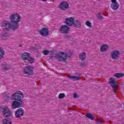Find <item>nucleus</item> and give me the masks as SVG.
<instances>
[{
    "mask_svg": "<svg viewBox=\"0 0 124 124\" xmlns=\"http://www.w3.org/2000/svg\"><path fill=\"white\" fill-rule=\"evenodd\" d=\"M3 124H11V121L9 118H5L2 120Z\"/></svg>",
    "mask_w": 124,
    "mask_h": 124,
    "instance_id": "f3484780",
    "label": "nucleus"
},
{
    "mask_svg": "<svg viewBox=\"0 0 124 124\" xmlns=\"http://www.w3.org/2000/svg\"><path fill=\"white\" fill-rule=\"evenodd\" d=\"M81 65L83 66V65H86V64H81Z\"/></svg>",
    "mask_w": 124,
    "mask_h": 124,
    "instance_id": "2f4dec72",
    "label": "nucleus"
},
{
    "mask_svg": "<svg viewBox=\"0 0 124 124\" xmlns=\"http://www.w3.org/2000/svg\"><path fill=\"white\" fill-rule=\"evenodd\" d=\"M68 7H69L68 3L64 1H62L59 5V8L60 9H61V10H66Z\"/></svg>",
    "mask_w": 124,
    "mask_h": 124,
    "instance_id": "9d476101",
    "label": "nucleus"
},
{
    "mask_svg": "<svg viewBox=\"0 0 124 124\" xmlns=\"http://www.w3.org/2000/svg\"><path fill=\"white\" fill-rule=\"evenodd\" d=\"M74 97L75 98H77L78 97V95L77 94H76V93H74Z\"/></svg>",
    "mask_w": 124,
    "mask_h": 124,
    "instance_id": "7c9ffc66",
    "label": "nucleus"
},
{
    "mask_svg": "<svg viewBox=\"0 0 124 124\" xmlns=\"http://www.w3.org/2000/svg\"><path fill=\"white\" fill-rule=\"evenodd\" d=\"M70 28L66 25H63L59 28V31L61 33H68Z\"/></svg>",
    "mask_w": 124,
    "mask_h": 124,
    "instance_id": "6e6552de",
    "label": "nucleus"
},
{
    "mask_svg": "<svg viewBox=\"0 0 124 124\" xmlns=\"http://www.w3.org/2000/svg\"><path fill=\"white\" fill-rule=\"evenodd\" d=\"M50 53V51L49 50H45L43 52V54L45 55V56H47L48 54Z\"/></svg>",
    "mask_w": 124,
    "mask_h": 124,
    "instance_id": "cd10ccee",
    "label": "nucleus"
},
{
    "mask_svg": "<svg viewBox=\"0 0 124 124\" xmlns=\"http://www.w3.org/2000/svg\"><path fill=\"white\" fill-rule=\"evenodd\" d=\"M86 57V53L82 52L79 54V59L81 61H84L85 60Z\"/></svg>",
    "mask_w": 124,
    "mask_h": 124,
    "instance_id": "a211bd4d",
    "label": "nucleus"
},
{
    "mask_svg": "<svg viewBox=\"0 0 124 124\" xmlns=\"http://www.w3.org/2000/svg\"><path fill=\"white\" fill-rule=\"evenodd\" d=\"M97 17L99 20H102L103 19V17H102V16H101V15L100 14H98Z\"/></svg>",
    "mask_w": 124,
    "mask_h": 124,
    "instance_id": "c85d7f7f",
    "label": "nucleus"
},
{
    "mask_svg": "<svg viewBox=\"0 0 124 124\" xmlns=\"http://www.w3.org/2000/svg\"><path fill=\"white\" fill-rule=\"evenodd\" d=\"M39 32L42 36H48L49 35V29L48 28L44 27L39 31Z\"/></svg>",
    "mask_w": 124,
    "mask_h": 124,
    "instance_id": "1a4fd4ad",
    "label": "nucleus"
},
{
    "mask_svg": "<svg viewBox=\"0 0 124 124\" xmlns=\"http://www.w3.org/2000/svg\"><path fill=\"white\" fill-rule=\"evenodd\" d=\"M0 112H2L4 117L6 118L11 116V111H10V109L7 108H3L0 107Z\"/></svg>",
    "mask_w": 124,
    "mask_h": 124,
    "instance_id": "39448f33",
    "label": "nucleus"
},
{
    "mask_svg": "<svg viewBox=\"0 0 124 124\" xmlns=\"http://www.w3.org/2000/svg\"><path fill=\"white\" fill-rule=\"evenodd\" d=\"M9 65H8V64H4L2 65V68L3 69V70L5 71V70H8V69H9Z\"/></svg>",
    "mask_w": 124,
    "mask_h": 124,
    "instance_id": "5701e85b",
    "label": "nucleus"
},
{
    "mask_svg": "<svg viewBox=\"0 0 124 124\" xmlns=\"http://www.w3.org/2000/svg\"><path fill=\"white\" fill-rule=\"evenodd\" d=\"M75 20L73 17H69L65 18V24L68 26L69 27H71L73 25H74Z\"/></svg>",
    "mask_w": 124,
    "mask_h": 124,
    "instance_id": "9b49d317",
    "label": "nucleus"
},
{
    "mask_svg": "<svg viewBox=\"0 0 124 124\" xmlns=\"http://www.w3.org/2000/svg\"><path fill=\"white\" fill-rule=\"evenodd\" d=\"M114 77H116L117 78H121L124 77V74L123 73H116L113 75Z\"/></svg>",
    "mask_w": 124,
    "mask_h": 124,
    "instance_id": "412c9836",
    "label": "nucleus"
},
{
    "mask_svg": "<svg viewBox=\"0 0 124 124\" xmlns=\"http://www.w3.org/2000/svg\"><path fill=\"white\" fill-rule=\"evenodd\" d=\"M108 82L112 88L113 93H116L118 90V82L113 78H110Z\"/></svg>",
    "mask_w": 124,
    "mask_h": 124,
    "instance_id": "20e7f679",
    "label": "nucleus"
},
{
    "mask_svg": "<svg viewBox=\"0 0 124 124\" xmlns=\"http://www.w3.org/2000/svg\"><path fill=\"white\" fill-rule=\"evenodd\" d=\"M9 35L7 33H4L1 35V38L3 40H6L8 38Z\"/></svg>",
    "mask_w": 124,
    "mask_h": 124,
    "instance_id": "aec40b11",
    "label": "nucleus"
},
{
    "mask_svg": "<svg viewBox=\"0 0 124 124\" xmlns=\"http://www.w3.org/2000/svg\"><path fill=\"white\" fill-rule=\"evenodd\" d=\"M69 78H70L71 80H79L80 78L76 76H69Z\"/></svg>",
    "mask_w": 124,
    "mask_h": 124,
    "instance_id": "b1692460",
    "label": "nucleus"
},
{
    "mask_svg": "<svg viewBox=\"0 0 124 124\" xmlns=\"http://www.w3.org/2000/svg\"><path fill=\"white\" fill-rule=\"evenodd\" d=\"M34 67L31 66H28L23 69V73L27 75H33Z\"/></svg>",
    "mask_w": 124,
    "mask_h": 124,
    "instance_id": "423d86ee",
    "label": "nucleus"
},
{
    "mask_svg": "<svg viewBox=\"0 0 124 124\" xmlns=\"http://www.w3.org/2000/svg\"><path fill=\"white\" fill-rule=\"evenodd\" d=\"M111 4L110 5L113 10H117L119 8V3L117 2L116 0H111Z\"/></svg>",
    "mask_w": 124,
    "mask_h": 124,
    "instance_id": "f8f14e48",
    "label": "nucleus"
},
{
    "mask_svg": "<svg viewBox=\"0 0 124 124\" xmlns=\"http://www.w3.org/2000/svg\"><path fill=\"white\" fill-rule=\"evenodd\" d=\"M74 25L75 28H77V29H81V28H82V25L81 24V21H80V20L78 19H76L75 20Z\"/></svg>",
    "mask_w": 124,
    "mask_h": 124,
    "instance_id": "4468645a",
    "label": "nucleus"
},
{
    "mask_svg": "<svg viewBox=\"0 0 124 124\" xmlns=\"http://www.w3.org/2000/svg\"><path fill=\"white\" fill-rule=\"evenodd\" d=\"M42 1H46V0H42Z\"/></svg>",
    "mask_w": 124,
    "mask_h": 124,
    "instance_id": "473e14b6",
    "label": "nucleus"
},
{
    "mask_svg": "<svg viewBox=\"0 0 124 124\" xmlns=\"http://www.w3.org/2000/svg\"><path fill=\"white\" fill-rule=\"evenodd\" d=\"M108 48V45L104 44L102 45V46L100 47V52H106Z\"/></svg>",
    "mask_w": 124,
    "mask_h": 124,
    "instance_id": "dca6fc26",
    "label": "nucleus"
},
{
    "mask_svg": "<svg viewBox=\"0 0 124 124\" xmlns=\"http://www.w3.org/2000/svg\"><path fill=\"white\" fill-rule=\"evenodd\" d=\"M12 24L9 21H4L1 23V27L4 31L10 30H17L19 28V23L21 21V16L18 13L13 14L10 17Z\"/></svg>",
    "mask_w": 124,
    "mask_h": 124,
    "instance_id": "f257e3e1",
    "label": "nucleus"
},
{
    "mask_svg": "<svg viewBox=\"0 0 124 124\" xmlns=\"http://www.w3.org/2000/svg\"><path fill=\"white\" fill-rule=\"evenodd\" d=\"M85 25L88 27V28H92L93 27V25H92V23L90 22V21L88 20L86 22Z\"/></svg>",
    "mask_w": 124,
    "mask_h": 124,
    "instance_id": "a878e982",
    "label": "nucleus"
},
{
    "mask_svg": "<svg viewBox=\"0 0 124 124\" xmlns=\"http://www.w3.org/2000/svg\"><path fill=\"white\" fill-rule=\"evenodd\" d=\"M121 52L118 50H113L110 52V57L112 60H119Z\"/></svg>",
    "mask_w": 124,
    "mask_h": 124,
    "instance_id": "0eeeda50",
    "label": "nucleus"
},
{
    "mask_svg": "<svg viewBox=\"0 0 124 124\" xmlns=\"http://www.w3.org/2000/svg\"><path fill=\"white\" fill-rule=\"evenodd\" d=\"M97 124H103V122L100 120V119H97V122H96Z\"/></svg>",
    "mask_w": 124,
    "mask_h": 124,
    "instance_id": "c756f323",
    "label": "nucleus"
},
{
    "mask_svg": "<svg viewBox=\"0 0 124 124\" xmlns=\"http://www.w3.org/2000/svg\"><path fill=\"white\" fill-rule=\"evenodd\" d=\"M23 97V93L21 91H16L14 93L11 97L8 98L9 99H14V101L12 103V106L13 108L16 109V108H19L23 104V101L21 100ZM19 101V102H18Z\"/></svg>",
    "mask_w": 124,
    "mask_h": 124,
    "instance_id": "f03ea898",
    "label": "nucleus"
},
{
    "mask_svg": "<svg viewBox=\"0 0 124 124\" xmlns=\"http://www.w3.org/2000/svg\"><path fill=\"white\" fill-rule=\"evenodd\" d=\"M61 55L55 56V58L59 61V62H65L66 58H70L72 56V54L64 53V52H61Z\"/></svg>",
    "mask_w": 124,
    "mask_h": 124,
    "instance_id": "7ed1b4c3",
    "label": "nucleus"
},
{
    "mask_svg": "<svg viewBox=\"0 0 124 124\" xmlns=\"http://www.w3.org/2000/svg\"><path fill=\"white\" fill-rule=\"evenodd\" d=\"M65 97V94L63 93H60L58 96V98L59 99H62V98H63V97Z\"/></svg>",
    "mask_w": 124,
    "mask_h": 124,
    "instance_id": "bb28decb",
    "label": "nucleus"
},
{
    "mask_svg": "<svg viewBox=\"0 0 124 124\" xmlns=\"http://www.w3.org/2000/svg\"><path fill=\"white\" fill-rule=\"evenodd\" d=\"M31 54L29 52H25L22 55V59L23 61H28Z\"/></svg>",
    "mask_w": 124,
    "mask_h": 124,
    "instance_id": "2eb2a0df",
    "label": "nucleus"
},
{
    "mask_svg": "<svg viewBox=\"0 0 124 124\" xmlns=\"http://www.w3.org/2000/svg\"><path fill=\"white\" fill-rule=\"evenodd\" d=\"M86 118H88V119H90V120H92V121H93L94 120V116L91 113H88L86 115Z\"/></svg>",
    "mask_w": 124,
    "mask_h": 124,
    "instance_id": "6ab92c4d",
    "label": "nucleus"
},
{
    "mask_svg": "<svg viewBox=\"0 0 124 124\" xmlns=\"http://www.w3.org/2000/svg\"><path fill=\"white\" fill-rule=\"evenodd\" d=\"M27 61H28V62H29L30 63H34V61H35V60L31 57H29V58L28 59V60H27Z\"/></svg>",
    "mask_w": 124,
    "mask_h": 124,
    "instance_id": "393cba45",
    "label": "nucleus"
},
{
    "mask_svg": "<svg viewBox=\"0 0 124 124\" xmlns=\"http://www.w3.org/2000/svg\"><path fill=\"white\" fill-rule=\"evenodd\" d=\"M23 115L24 110L22 108H19L15 112V116L16 118H19L20 117H22Z\"/></svg>",
    "mask_w": 124,
    "mask_h": 124,
    "instance_id": "ddd939ff",
    "label": "nucleus"
},
{
    "mask_svg": "<svg viewBox=\"0 0 124 124\" xmlns=\"http://www.w3.org/2000/svg\"><path fill=\"white\" fill-rule=\"evenodd\" d=\"M4 56V51L2 49V48L0 47V60H1Z\"/></svg>",
    "mask_w": 124,
    "mask_h": 124,
    "instance_id": "4be33fe9",
    "label": "nucleus"
}]
</instances>
